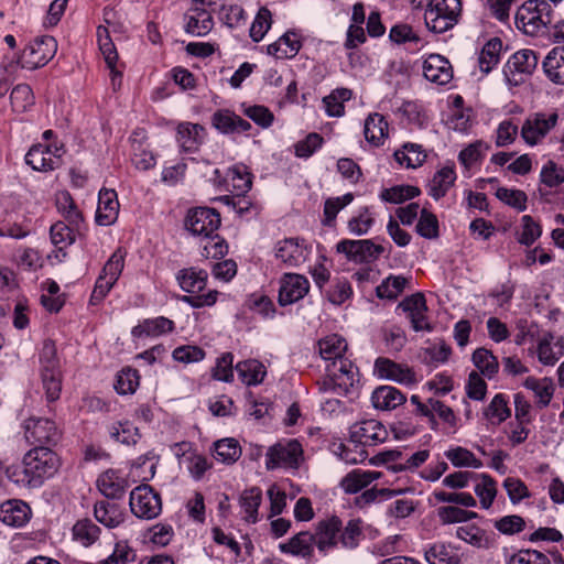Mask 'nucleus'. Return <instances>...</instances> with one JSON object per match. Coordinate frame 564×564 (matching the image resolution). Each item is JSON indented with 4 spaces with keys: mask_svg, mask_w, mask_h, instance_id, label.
<instances>
[{
    "mask_svg": "<svg viewBox=\"0 0 564 564\" xmlns=\"http://www.w3.org/2000/svg\"><path fill=\"white\" fill-rule=\"evenodd\" d=\"M358 382L359 370L348 357L326 366V378L323 381L325 391L346 395Z\"/></svg>",
    "mask_w": 564,
    "mask_h": 564,
    "instance_id": "39448f33",
    "label": "nucleus"
},
{
    "mask_svg": "<svg viewBox=\"0 0 564 564\" xmlns=\"http://www.w3.org/2000/svg\"><path fill=\"white\" fill-rule=\"evenodd\" d=\"M130 508L141 519H153L162 510L161 498L150 486L141 485L130 494Z\"/></svg>",
    "mask_w": 564,
    "mask_h": 564,
    "instance_id": "ddd939ff",
    "label": "nucleus"
},
{
    "mask_svg": "<svg viewBox=\"0 0 564 564\" xmlns=\"http://www.w3.org/2000/svg\"><path fill=\"white\" fill-rule=\"evenodd\" d=\"M56 51L57 42L53 36H41L25 46L14 64L22 68L36 69L46 65L54 57Z\"/></svg>",
    "mask_w": 564,
    "mask_h": 564,
    "instance_id": "9d476101",
    "label": "nucleus"
},
{
    "mask_svg": "<svg viewBox=\"0 0 564 564\" xmlns=\"http://www.w3.org/2000/svg\"><path fill=\"white\" fill-rule=\"evenodd\" d=\"M100 534V529L89 519L78 520L73 527V538L84 546L94 544Z\"/></svg>",
    "mask_w": 564,
    "mask_h": 564,
    "instance_id": "6e6d98bb",
    "label": "nucleus"
},
{
    "mask_svg": "<svg viewBox=\"0 0 564 564\" xmlns=\"http://www.w3.org/2000/svg\"><path fill=\"white\" fill-rule=\"evenodd\" d=\"M174 328L175 324L172 319L159 316L143 319L132 328L131 334L135 338L159 337L172 333Z\"/></svg>",
    "mask_w": 564,
    "mask_h": 564,
    "instance_id": "c85d7f7f",
    "label": "nucleus"
},
{
    "mask_svg": "<svg viewBox=\"0 0 564 564\" xmlns=\"http://www.w3.org/2000/svg\"><path fill=\"white\" fill-rule=\"evenodd\" d=\"M473 362L475 367L487 378H494L499 370V361L497 357L487 348H477L473 354Z\"/></svg>",
    "mask_w": 564,
    "mask_h": 564,
    "instance_id": "603ef678",
    "label": "nucleus"
},
{
    "mask_svg": "<svg viewBox=\"0 0 564 564\" xmlns=\"http://www.w3.org/2000/svg\"><path fill=\"white\" fill-rule=\"evenodd\" d=\"M398 308H401L404 313H406V317L410 319L413 330H432L429 318L426 316V300L422 293H415L406 296L399 303Z\"/></svg>",
    "mask_w": 564,
    "mask_h": 564,
    "instance_id": "412c9836",
    "label": "nucleus"
},
{
    "mask_svg": "<svg viewBox=\"0 0 564 564\" xmlns=\"http://www.w3.org/2000/svg\"><path fill=\"white\" fill-rule=\"evenodd\" d=\"M394 158L401 165H405L408 169H416L425 162L426 153L420 144L405 143L402 149L394 152Z\"/></svg>",
    "mask_w": 564,
    "mask_h": 564,
    "instance_id": "c03bdc74",
    "label": "nucleus"
},
{
    "mask_svg": "<svg viewBox=\"0 0 564 564\" xmlns=\"http://www.w3.org/2000/svg\"><path fill=\"white\" fill-rule=\"evenodd\" d=\"M126 256L127 251L123 248H118L108 259L95 283L90 296L91 304L100 303L116 284L124 268Z\"/></svg>",
    "mask_w": 564,
    "mask_h": 564,
    "instance_id": "1a4fd4ad",
    "label": "nucleus"
},
{
    "mask_svg": "<svg viewBox=\"0 0 564 564\" xmlns=\"http://www.w3.org/2000/svg\"><path fill=\"white\" fill-rule=\"evenodd\" d=\"M34 94L28 84L17 85L10 95L11 106L15 112H25L34 105Z\"/></svg>",
    "mask_w": 564,
    "mask_h": 564,
    "instance_id": "bf43d9fd",
    "label": "nucleus"
},
{
    "mask_svg": "<svg viewBox=\"0 0 564 564\" xmlns=\"http://www.w3.org/2000/svg\"><path fill=\"white\" fill-rule=\"evenodd\" d=\"M541 183L546 187H557L564 183V169L553 161H547L540 173Z\"/></svg>",
    "mask_w": 564,
    "mask_h": 564,
    "instance_id": "774afa93",
    "label": "nucleus"
},
{
    "mask_svg": "<svg viewBox=\"0 0 564 564\" xmlns=\"http://www.w3.org/2000/svg\"><path fill=\"white\" fill-rule=\"evenodd\" d=\"M336 250L356 263L375 261L384 252V248L381 245H377L370 239H343L337 243Z\"/></svg>",
    "mask_w": 564,
    "mask_h": 564,
    "instance_id": "4468645a",
    "label": "nucleus"
},
{
    "mask_svg": "<svg viewBox=\"0 0 564 564\" xmlns=\"http://www.w3.org/2000/svg\"><path fill=\"white\" fill-rule=\"evenodd\" d=\"M487 420L492 424H501L511 416V409L508 405V397L503 393L496 394L484 412Z\"/></svg>",
    "mask_w": 564,
    "mask_h": 564,
    "instance_id": "8fccbe9b",
    "label": "nucleus"
},
{
    "mask_svg": "<svg viewBox=\"0 0 564 564\" xmlns=\"http://www.w3.org/2000/svg\"><path fill=\"white\" fill-rule=\"evenodd\" d=\"M553 21V6L546 0H528L516 14L518 29L529 35H536L546 28L551 29Z\"/></svg>",
    "mask_w": 564,
    "mask_h": 564,
    "instance_id": "7ed1b4c3",
    "label": "nucleus"
},
{
    "mask_svg": "<svg viewBox=\"0 0 564 564\" xmlns=\"http://www.w3.org/2000/svg\"><path fill=\"white\" fill-rule=\"evenodd\" d=\"M429 564H459L457 552L444 543H435L425 551Z\"/></svg>",
    "mask_w": 564,
    "mask_h": 564,
    "instance_id": "3c124183",
    "label": "nucleus"
},
{
    "mask_svg": "<svg viewBox=\"0 0 564 564\" xmlns=\"http://www.w3.org/2000/svg\"><path fill=\"white\" fill-rule=\"evenodd\" d=\"M523 387L531 390L536 398V405L540 409L547 406L553 398L555 387L551 378H535L529 376L523 381Z\"/></svg>",
    "mask_w": 564,
    "mask_h": 564,
    "instance_id": "72a5a7b5",
    "label": "nucleus"
},
{
    "mask_svg": "<svg viewBox=\"0 0 564 564\" xmlns=\"http://www.w3.org/2000/svg\"><path fill=\"white\" fill-rule=\"evenodd\" d=\"M23 463L29 467L37 487L53 477L59 468V458L55 452L47 446H35L23 456Z\"/></svg>",
    "mask_w": 564,
    "mask_h": 564,
    "instance_id": "423d86ee",
    "label": "nucleus"
},
{
    "mask_svg": "<svg viewBox=\"0 0 564 564\" xmlns=\"http://www.w3.org/2000/svg\"><path fill=\"white\" fill-rule=\"evenodd\" d=\"M456 181L454 165L438 170L429 184V195L438 200L444 197Z\"/></svg>",
    "mask_w": 564,
    "mask_h": 564,
    "instance_id": "f704fd0d",
    "label": "nucleus"
},
{
    "mask_svg": "<svg viewBox=\"0 0 564 564\" xmlns=\"http://www.w3.org/2000/svg\"><path fill=\"white\" fill-rule=\"evenodd\" d=\"M241 455V447L235 438H224L214 443V457L225 464L235 463Z\"/></svg>",
    "mask_w": 564,
    "mask_h": 564,
    "instance_id": "4d7b16f0",
    "label": "nucleus"
},
{
    "mask_svg": "<svg viewBox=\"0 0 564 564\" xmlns=\"http://www.w3.org/2000/svg\"><path fill=\"white\" fill-rule=\"evenodd\" d=\"M375 373L381 379L392 380L404 386L416 383L415 372L408 365L398 364L386 357L376 359Z\"/></svg>",
    "mask_w": 564,
    "mask_h": 564,
    "instance_id": "aec40b11",
    "label": "nucleus"
},
{
    "mask_svg": "<svg viewBox=\"0 0 564 564\" xmlns=\"http://www.w3.org/2000/svg\"><path fill=\"white\" fill-rule=\"evenodd\" d=\"M7 478L19 487L37 488L29 467L22 462L21 465H11L6 468Z\"/></svg>",
    "mask_w": 564,
    "mask_h": 564,
    "instance_id": "338daca9",
    "label": "nucleus"
},
{
    "mask_svg": "<svg viewBox=\"0 0 564 564\" xmlns=\"http://www.w3.org/2000/svg\"><path fill=\"white\" fill-rule=\"evenodd\" d=\"M405 401L406 397L392 386L378 387L371 394L372 405L382 411L394 410Z\"/></svg>",
    "mask_w": 564,
    "mask_h": 564,
    "instance_id": "c756f323",
    "label": "nucleus"
},
{
    "mask_svg": "<svg viewBox=\"0 0 564 564\" xmlns=\"http://www.w3.org/2000/svg\"><path fill=\"white\" fill-rule=\"evenodd\" d=\"M388 127L389 124L382 115L378 112L370 113L365 121L364 133L366 140L375 145L382 144L388 137Z\"/></svg>",
    "mask_w": 564,
    "mask_h": 564,
    "instance_id": "ea45409f",
    "label": "nucleus"
},
{
    "mask_svg": "<svg viewBox=\"0 0 564 564\" xmlns=\"http://www.w3.org/2000/svg\"><path fill=\"white\" fill-rule=\"evenodd\" d=\"M56 207L69 225L78 226L82 223V213L68 192L63 191L56 195Z\"/></svg>",
    "mask_w": 564,
    "mask_h": 564,
    "instance_id": "5fc2aeb1",
    "label": "nucleus"
},
{
    "mask_svg": "<svg viewBox=\"0 0 564 564\" xmlns=\"http://www.w3.org/2000/svg\"><path fill=\"white\" fill-rule=\"evenodd\" d=\"M212 124L224 134H234L247 132L251 129V123L234 111L219 109L212 116Z\"/></svg>",
    "mask_w": 564,
    "mask_h": 564,
    "instance_id": "a878e982",
    "label": "nucleus"
},
{
    "mask_svg": "<svg viewBox=\"0 0 564 564\" xmlns=\"http://www.w3.org/2000/svg\"><path fill=\"white\" fill-rule=\"evenodd\" d=\"M221 224L219 213L209 207H197L191 209L185 219V227L193 235L210 237Z\"/></svg>",
    "mask_w": 564,
    "mask_h": 564,
    "instance_id": "2eb2a0df",
    "label": "nucleus"
},
{
    "mask_svg": "<svg viewBox=\"0 0 564 564\" xmlns=\"http://www.w3.org/2000/svg\"><path fill=\"white\" fill-rule=\"evenodd\" d=\"M474 490L476 496L479 498L480 506L484 509H489L497 496V482L488 474H480L476 478Z\"/></svg>",
    "mask_w": 564,
    "mask_h": 564,
    "instance_id": "de8ad7c7",
    "label": "nucleus"
},
{
    "mask_svg": "<svg viewBox=\"0 0 564 564\" xmlns=\"http://www.w3.org/2000/svg\"><path fill=\"white\" fill-rule=\"evenodd\" d=\"M303 453L302 444L297 440L279 441L265 453V468L267 470L297 469L303 460Z\"/></svg>",
    "mask_w": 564,
    "mask_h": 564,
    "instance_id": "0eeeda50",
    "label": "nucleus"
},
{
    "mask_svg": "<svg viewBox=\"0 0 564 564\" xmlns=\"http://www.w3.org/2000/svg\"><path fill=\"white\" fill-rule=\"evenodd\" d=\"M502 41L498 37L490 39L482 47L478 63L480 70L488 74L500 61Z\"/></svg>",
    "mask_w": 564,
    "mask_h": 564,
    "instance_id": "49530a36",
    "label": "nucleus"
},
{
    "mask_svg": "<svg viewBox=\"0 0 564 564\" xmlns=\"http://www.w3.org/2000/svg\"><path fill=\"white\" fill-rule=\"evenodd\" d=\"M317 347L321 357L329 364L338 362L340 359L347 358L345 356L347 341L339 335L333 334L319 339Z\"/></svg>",
    "mask_w": 564,
    "mask_h": 564,
    "instance_id": "2f4dec72",
    "label": "nucleus"
},
{
    "mask_svg": "<svg viewBox=\"0 0 564 564\" xmlns=\"http://www.w3.org/2000/svg\"><path fill=\"white\" fill-rule=\"evenodd\" d=\"M185 31L195 36L208 34L214 26L213 13L194 3L185 14Z\"/></svg>",
    "mask_w": 564,
    "mask_h": 564,
    "instance_id": "bb28decb",
    "label": "nucleus"
},
{
    "mask_svg": "<svg viewBox=\"0 0 564 564\" xmlns=\"http://www.w3.org/2000/svg\"><path fill=\"white\" fill-rule=\"evenodd\" d=\"M421 193L420 188L412 185H398L390 188H384L380 198L387 203L401 204L406 199L414 198Z\"/></svg>",
    "mask_w": 564,
    "mask_h": 564,
    "instance_id": "052dcab7",
    "label": "nucleus"
},
{
    "mask_svg": "<svg viewBox=\"0 0 564 564\" xmlns=\"http://www.w3.org/2000/svg\"><path fill=\"white\" fill-rule=\"evenodd\" d=\"M262 501V491L258 487H252L242 491L239 505L245 512L243 519L247 522L256 523L258 521V509Z\"/></svg>",
    "mask_w": 564,
    "mask_h": 564,
    "instance_id": "37998d69",
    "label": "nucleus"
},
{
    "mask_svg": "<svg viewBox=\"0 0 564 564\" xmlns=\"http://www.w3.org/2000/svg\"><path fill=\"white\" fill-rule=\"evenodd\" d=\"M542 67L550 82L564 85V45L553 47L544 57Z\"/></svg>",
    "mask_w": 564,
    "mask_h": 564,
    "instance_id": "7c9ffc66",
    "label": "nucleus"
},
{
    "mask_svg": "<svg viewBox=\"0 0 564 564\" xmlns=\"http://www.w3.org/2000/svg\"><path fill=\"white\" fill-rule=\"evenodd\" d=\"M310 291L308 280L297 273H285L280 280L279 304L291 305L302 300Z\"/></svg>",
    "mask_w": 564,
    "mask_h": 564,
    "instance_id": "6ab92c4d",
    "label": "nucleus"
},
{
    "mask_svg": "<svg viewBox=\"0 0 564 564\" xmlns=\"http://www.w3.org/2000/svg\"><path fill=\"white\" fill-rule=\"evenodd\" d=\"M445 457L452 463L454 467L457 468L467 467L478 469L484 465L482 462L478 459L473 452L462 446L447 449L445 452Z\"/></svg>",
    "mask_w": 564,
    "mask_h": 564,
    "instance_id": "864d4df0",
    "label": "nucleus"
},
{
    "mask_svg": "<svg viewBox=\"0 0 564 564\" xmlns=\"http://www.w3.org/2000/svg\"><path fill=\"white\" fill-rule=\"evenodd\" d=\"M205 129L198 123L182 122L176 129V140L184 152H195L203 142Z\"/></svg>",
    "mask_w": 564,
    "mask_h": 564,
    "instance_id": "cd10ccee",
    "label": "nucleus"
},
{
    "mask_svg": "<svg viewBox=\"0 0 564 564\" xmlns=\"http://www.w3.org/2000/svg\"><path fill=\"white\" fill-rule=\"evenodd\" d=\"M110 435L116 441L126 445L135 444L140 438L138 427L128 421L115 423L110 427Z\"/></svg>",
    "mask_w": 564,
    "mask_h": 564,
    "instance_id": "0e129e2a",
    "label": "nucleus"
},
{
    "mask_svg": "<svg viewBox=\"0 0 564 564\" xmlns=\"http://www.w3.org/2000/svg\"><path fill=\"white\" fill-rule=\"evenodd\" d=\"M460 12V0H431L424 12L426 28L433 33H444L457 24Z\"/></svg>",
    "mask_w": 564,
    "mask_h": 564,
    "instance_id": "20e7f679",
    "label": "nucleus"
},
{
    "mask_svg": "<svg viewBox=\"0 0 564 564\" xmlns=\"http://www.w3.org/2000/svg\"><path fill=\"white\" fill-rule=\"evenodd\" d=\"M381 474L373 470L354 469L348 473L340 481V486L346 494H356L370 485L373 480L380 478Z\"/></svg>",
    "mask_w": 564,
    "mask_h": 564,
    "instance_id": "c9c22d12",
    "label": "nucleus"
},
{
    "mask_svg": "<svg viewBox=\"0 0 564 564\" xmlns=\"http://www.w3.org/2000/svg\"><path fill=\"white\" fill-rule=\"evenodd\" d=\"M315 538L313 533L302 531L289 540L288 543L281 544L280 549L283 553H290L302 557H310L313 554Z\"/></svg>",
    "mask_w": 564,
    "mask_h": 564,
    "instance_id": "4c0bfd02",
    "label": "nucleus"
},
{
    "mask_svg": "<svg viewBox=\"0 0 564 564\" xmlns=\"http://www.w3.org/2000/svg\"><path fill=\"white\" fill-rule=\"evenodd\" d=\"M538 65V56L532 50H521L512 54L503 67V75L510 86L521 85Z\"/></svg>",
    "mask_w": 564,
    "mask_h": 564,
    "instance_id": "f8f14e48",
    "label": "nucleus"
},
{
    "mask_svg": "<svg viewBox=\"0 0 564 564\" xmlns=\"http://www.w3.org/2000/svg\"><path fill=\"white\" fill-rule=\"evenodd\" d=\"M100 492L110 499H120L124 496L127 480L118 471L107 470L97 480Z\"/></svg>",
    "mask_w": 564,
    "mask_h": 564,
    "instance_id": "473e14b6",
    "label": "nucleus"
},
{
    "mask_svg": "<svg viewBox=\"0 0 564 564\" xmlns=\"http://www.w3.org/2000/svg\"><path fill=\"white\" fill-rule=\"evenodd\" d=\"M177 282L181 289L189 293L183 295L181 301L193 308H202L213 306L217 302L218 291L212 290L206 294H198L207 284L208 273L203 269L187 268L177 273Z\"/></svg>",
    "mask_w": 564,
    "mask_h": 564,
    "instance_id": "f03ea898",
    "label": "nucleus"
},
{
    "mask_svg": "<svg viewBox=\"0 0 564 564\" xmlns=\"http://www.w3.org/2000/svg\"><path fill=\"white\" fill-rule=\"evenodd\" d=\"M275 257L288 267H299L304 263L311 252L302 238H285L275 245Z\"/></svg>",
    "mask_w": 564,
    "mask_h": 564,
    "instance_id": "a211bd4d",
    "label": "nucleus"
},
{
    "mask_svg": "<svg viewBox=\"0 0 564 564\" xmlns=\"http://www.w3.org/2000/svg\"><path fill=\"white\" fill-rule=\"evenodd\" d=\"M40 371L50 372L61 370L56 345L52 339H45L39 351Z\"/></svg>",
    "mask_w": 564,
    "mask_h": 564,
    "instance_id": "13d9d810",
    "label": "nucleus"
},
{
    "mask_svg": "<svg viewBox=\"0 0 564 564\" xmlns=\"http://www.w3.org/2000/svg\"><path fill=\"white\" fill-rule=\"evenodd\" d=\"M95 518L107 528H117L123 522V512L116 502L97 501L94 508Z\"/></svg>",
    "mask_w": 564,
    "mask_h": 564,
    "instance_id": "e433bc0d",
    "label": "nucleus"
},
{
    "mask_svg": "<svg viewBox=\"0 0 564 564\" xmlns=\"http://www.w3.org/2000/svg\"><path fill=\"white\" fill-rule=\"evenodd\" d=\"M228 186H230L231 192L238 196L250 191L252 186V175L248 172L246 165L237 164L229 169Z\"/></svg>",
    "mask_w": 564,
    "mask_h": 564,
    "instance_id": "a18cd8bd",
    "label": "nucleus"
},
{
    "mask_svg": "<svg viewBox=\"0 0 564 564\" xmlns=\"http://www.w3.org/2000/svg\"><path fill=\"white\" fill-rule=\"evenodd\" d=\"M375 224V216L368 206L359 208L357 215L348 220V229L356 236L366 235Z\"/></svg>",
    "mask_w": 564,
    "mask_h": 564,
    "instance_id": "680f3d73",
    "label": "nucleus"
},
{
    "mask_svg": "<svg viewBox=\"0 0 564 564\" xmlns=\"http://www.w3.org/2000/svg\"><path fill=\"white\" fill-rule=\"evenodd\" d=\"M536 355L544 366H554L564 355V339L547 332L538 341Z\"/></svg>",
    "mask_w": 564,
    "mask_h": 564,
    "instance_id": "393cba45",
    "label": "nucleus"
},
{
    "mask_svg": "<svg viewBox=\"0 0 564 564\" xmlns=\"http://www.w3.org/2000/svg\"><path fill=\"white\" fill-rule=\"evenodd\" d=\"M50 236L52 243L59 250H63L75 241L74 230L63 221H57L51 226Z\"/></svg>",
    "mask_w": 564,
    "mask_h": 564,
    "instance_id": "69168bd1",
    "label": "nucleus"
},
{
    "mask_svg": "<svg viewBox=\"0 0 564 564\" xmlns=\"http://www.w3.org/2000/svg\"><path fill=\"white\" fill-rule=\"evenodd\" d=\"M409 283V278L390 274L376 288V295L381 300L394 301L403 293Z\"/></svg>",
    "mask_w": 564,
    "mask_h": 564,
    "instance_id": "79ce46f5",
    "label": "nucleus"
},
{
    "mask_svg": "<svg viewBox=\"0 0 564 564\" xmlns=\"http://www.w3.org/2000/svg\"><path fill=\"white\" fill-rule=\"evenodd\" d=\"M119 202L115 189L101 188L98 195L96 223L100 226L112 225L119 215Z\"/></svg>",
    "mask_w": 564,
    "mask_h": 564,
    "instance_id": "b1692460",
    "label": "nucleus"
},
{
    "mask_svg": "<svg viewBox=\"0 0 564 564\" xmlns=\"http://www.w3.org/2000/svg\"><path fill=\"white\" fill-rule=\"evenodd\" d=\"M31 518L30 506L19 499H10L0 505V521L9 527L21 528Z\"/></svg>",
    "mask_w": 564,
    "mask_h": 564,
    "instance_id": "5701e85b",
    "label": "nucleus"
},
{
    "mask_svg": "<svg viewBox=\"0 0 564 564\" xmlns=\"http://www.w3.org/2000/svg\"><path fill=\"white\" fill-rule=\"evenodd\" d=\"M235 368L240 380L247 386L260 384L267 375L263 364L256 359L240 361Z\"/></svg>",
    "mask_w": 564,
    "mask_h": 564,
    "instance_id": "a19ab883",
    "label": "nucleus"
},
{
    "mask_svg": "<svg viewBox=\"0 0 564 564\" xmlns=\"http://www.w3.org/2000/svg\"><path fill=\"white\" fill-rule=\"evenodd\" d=\"M387 437V429L377 420L358 422L350 427V442L354 443V447L376 446L383 443Z\"/></svg>",
    "mask_w": 564,
    "mask_h": 564,
    "instance_id": "f3484780",
    "label": "nucleus"
},
{
    "mask_svg": "<svg viewBox=\"0 0 564 564\" xmlns=\"http://www.w3.org/2000/svg\"><path fill=\"white\" fill-rule=\"evenodd\" d=\"M97 41L99 45V50L107 63L108 67L111 69L113 75H118L115 70L118 53L111 36L109 35V26H98L97 28Z\"/></svg>",
    "mask_w": 564,
    "mask_h": 564,
    "instance_id": "09e8293b",
    "label": "nucleus"
},
{
    "mask_svg": "<svg viewBox=\"0 0 564 564\" xmlns=\"http://www.w3.org/2000/svg\"><path fill=\"white\" fill-rule=\"evenodd\" d=\"M25 441L35 446H53L58 443L62 432L51 419L30 416L22 425Z\"/></svg>",
    "mask_w": 564,
    "mask_h": 564,
    "instance_id": "6e6552de",
    "label": "nucleus"
},
{
    "mask_svg": "<svg viewBox=\"0 0 564 564\" xmlns=\"http://www.w3.org/2000/svg\"><path fill=\"white\" fill-rule=\"evenodd\" d=\"M301 48L299 35L294 32H286L278 41L268 46V53L276 58L294 57Z\"/></svg>",
    "mask_w": 564,
    "mask_h": 564,
    "instance_id": "58836bf2",
    "label": "nucleus"
},
{
    "mask_svg": "<svg viewBox=\"0 0 564 564\" xmlns=\"http://www.w3.org/2000/svg\"><path fill=\"white\" fill-rule=\"evenodd\" d=\"M423 75L429 82L443 86L453 79V67L444 56L431 54L423 63Z\"/></svg>",
    "mask_w": 564,
    "mask_h": 564,
    "instance_id": "4be33fe9",
    "label": "nucleus"
},
{
    "mask_svg": "<svg viewBox=\"0 0 564 564\" xmlns=\"http://www.w3.org/2000/svg\"><path fill=\"white\" fill-rule=\"evenodd\" d=\"M65 153L64 147L57 144L37 143L30 148L25 154V163L34 171L48 172L58 169L62 156Z\"/></svg>",
    "mask_w": 564,
    "mask_h": 564,
    "instance_id": "9b49d317",
    "label": "nucleus"
},
{
    "mask_svg": "<svg viewBox=\"0 0 564 564\" xmlns=\"http://www.w3.org/2000/svg\"><path fill=\"white\" fill-rule=\"evenodd\" d=\"M140 376L137 369L126 367L117 375L115 389L119 394L133 393L139 387Z\"/></svg>",
    "mask_w": 564,
    "mask_h": 564,
    "instance_id": "e2e57ef3",
    "label": "nucleus"
},
{
    "mask_svg": "<svg viewBox=\"0 0 564 564\" xmlns=\"http://www.w3.org/2000/svg\"><path fill=\"white\" fill-rule=\"evenodd\" d=\"M313 534L315 545L323 554H327L338 544L345 549H355L362 539L361 520L351 519L343 527L341 520L332 516L318 521Z\"/></svg>",
    "mask_w": 564,
    "mask_h": 564,
    "instance_id": "f257e3e1",
    "label": "nucleus"
},
{
    "mask_svg": "<svg viewBox=\"0 0 564 564\" xmlns=\"http://www.w3.org/2000/svg\"><path fill=\"white\" fill-rule=\"evenodd\" d=\"M557 121L558 115L556 112L550 115L542 112L533 113L524 120L521 128V137L527 144L535 145L546 137L556 126Z\"/></svg>",
    "mask_w": 564,
    "mask_h": 564,
    "instance_id": "dca6fc26",
    "label": "nucleus"
}]
</instances>
